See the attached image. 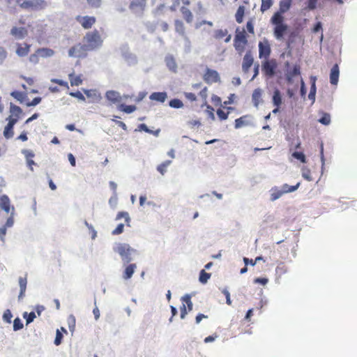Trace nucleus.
I'll return each instance as SVG.
<instances>
[{"label": "nucleus", "mask_w": 357, "mask_h": 357, "mask_svg": "<svg viewBox=\"0 0 357 357\" xmlns=\"http://www.w3.org/2000/svg\"><path fill=\"white\" fill-rule=\"evenodd\" d=\"M6 2L9 5L18 6L24 10H41L47 6L45 0H6Z\"/></svg>", "instance_id": "1"}, {"label": "nucleus", "mask_w": 357, "mask_h": 357, "mask_svg": "<svg viewBox=\"0 0 357 357\" xmlns=\"http://www.w3.org/2000/svg\"><path fill=\"white\" fill-rule=\"evenodd\" d=\"M271 23L275 26L273 34L276 39L281 40L288 29V26L284 23V17L280 13H275L271 19Z\"/></svg>", "instance_id": "2"}, {"label": "nucleus", "mask_w": 357, "mask_h": 357, "mask_svg": "<svg viewBox=\"0 0 357 357\" xmlns=\"http://www.w3.org/2000/svg\"><path fill=\"white\" fill-rule=\"evenodd\" d=\"M84 42L89 51L95 50L102 45L101 36L96 29L87 32L84 37Z\"/></svg>", "instance_id": "3"}, {"label": "nucleus", "mask_w": 357, "mask_h": 357, "mask_svg": "<svg viewBox=\"0 0 357 357\" xmlns=\"http://www.w3.org/2000/svg\"><path fill=\"white\" fill-rule=\"evenodd\" d=\"M248 45L247 35L245 30L239 31L236 30V33L234 40V46L236 51L239 54H242L245 47Z\"/></svg>", "instance_id": "4"}, {"label": "nucleus", "mask_w": 357, "mask_h": 357, "mask_svg": "<svg viewBox=\"0 0 357 357\" xmlns=\"http://www.w3.org/2000/svg\"><path fill=\"white\" fill-rule=\"evenodd\" d=\"M277 66V62L275 59H266L262 62L261 70L265 76L271 77L275 75Z\"/></svg>", "instance_id": "5"}, {"label": "nucleus", "mask_w": 357, "mask_h": 357, "mask_svg": "<svg viewBox=\"0 0 357 357\" xmlns=\"http://www.w3.org/2000/svg\"><path fill=\"white\" fill-rule=\"evenodd\" d=\"M88 51L85 44L79 43L69 49L68 55L71 57H85Z\"/></svg>", "instance_id": "6"}, {"label": "nucleus", "mask_w": 357, "mask_h": 357, "mask_svg": "<svg viewBox=\"0 0 357 357\" xmlns=\"http://www.w3.org/2000/svg\"><path fill=\"white\" fill-rule=\"evenodd\" d=\"M204 81L208 84L219 82L220 77L219 73L213 69L206 68L204 74L203 75Z\"/></svg>", "instance_id": "7"}, {"label": "nucleus", "mask_w": 357, "mask_h": 357, "mask_svg": "<svg viewBox=\"0 0 357 357\" xmlns=\"http://www.w3.org/2000/svg\"><path fill=\"white\" fill-rule=\"evenodd\" d=\"M129 9L134 13L142 14L146 7L147 0H129Z\"/></svg>", "instance_id": "8"}, {"label": "nucleus", "mask_w": 357, "mask_h": 357, "mask_svg": "<svg viewBox=\"0 0 357 357\" xmlns=\"http://www.w3.org/2000/svg\"><path fill=\"white\" fill-rule=\"evenodd\" d=\"M271 53L270 43L267 39L259 43V59H268Z\"/></svg>", "instance_id": "9"}, {"label": "nucleus", "mask_w": 357, "mask_h": 357, "mask_svg": "<svg viewBox=\"0 0 357 357\" xmlns=\"http://www.w3.org/2000/svg\"><path fill=\"white\" fill-rule=\"evenodd\" d=\"M75 20L84 29H91L96 22V18L93 16L77 15Z\"/></svg>", "instance_id": "10"}, {"label": "nucleus", "mask_w": 357, "mask_h": 357, "mask_svg": "<svg viewBox=\"0 0 357 357\" xmlns=\"http://www.w3.org/2000/svg\"><path fill=\"white\" fill-rule=\"evenodd\" d=\"M116 250L121 255L123 259L126 260L127 262L130 261V255L133 250L129 245L119 244Z\"/></svg>", "instance_id": "11"}, {"label": "nucleus", "mask_w": 357, "mask_h": 357, "mask_svg": "<svg viewBox=\"0 0 357 357\" xmlns=\"http://www.w3.org/2000/svg\"><path fill=\"white\" fill-rule=\"evenodd\" d=\"M28 29L24 26H14L10 29V35L17 40H22L28 36Z\"/></svg>", "instance_id": "12"}, {"label": "nucleus", "mask_w": 357, "mask_h": 357, "mask_svg": "<svg viewBox=\"0 0 357 357\" xmlns=\"http://www.w3.org/2000/svg\"><path fill=\"white\" fill-rule=\"evenodd\" d=\"M0 208L3 210L6 213H13L14 211V207L10 206L9 197L6 195L0 196Z\"/></svg>", "instance_id": "13"}, {"label": "nucleus", "mask_w": 357, "mask_h": 357, "mask_svg": "<svg viewBox=\"0 0 357 357\" xmlns=\"http://www.w3.org/2000/svg\"><path fill=\"white\" fill-rule=\"evenodd\" d=\"M31 45L26 43H17L15 52L20 57H24L29 54L30 52Z\"/></svg>", "instance_id": "14"}, {"label": "nucleus", "mask_w": 357, "mask_h": 357, "mask_svg": "<svg viewBox=\"0 0 357 357\" xmlns=\"http://www.w3.org/2000/svg\"><path fill=\"white\" fill-rule=\"evenodd\" d=\"M16 123L17 119H13L12 116L8 117V123L3 130V135L6 138L9 139L13 136V127Z\"/></svg>", "instance_id": "15"}, {"label": "nucleus", "mask_w": 357, "mask_h": 357, "mask_svg": "<svg viewBox=\"0 0 357 357\" xmlns=\"http://www.w3.org/2000/svg\"><path fill=\"white\" fill-rule=\"evenodd\" d=\"M254 62V59L252 57V55L250 52H248L243 60L242 63V69L244 73H248L250 68V67L252 66Z\"/></svg>", "instance_id": "16"}, {"label": "nucleus", "mask_w": 357, "mask_h": 357, "mask_svg": "<svg viewBox=\"0 0 357 357\" xmlns=\"http://www.w3.org/2000/svg\"><path fill=\"white\" fill-rule=\"evenodd\" d=\"M340 69L337 63L331 68L330 73V82L333 85H337L339 80Z\"/></svg>", "instance_id": "17"}, {"label": "nucleus", "mask_w": 357, "mask_h": 357, "mask_svg": "<svg viewBox=\"0 0 357 357\" xmlns=\"http://www.w3.org/2000/svg\"><path fill=\"white\" fill-rule=\"evenodd\" d=\"M106 98L113 104L119 103L121 101L120 93L115 91H108L105 94Z\"/></svg>", "instance_id": "18"}, {"label": "nucleus", "mask_w": 357, "mask_h": 357, "mask_svg": "<svg viewBox=\"0 0 357 357\" xmlns=\"http://www.w3.org/2000/svg\"><path fill=\"white\" fill-rule=\"evenodd\" d=\"M250 118V115H244L238 119H236L234 122V128L236 129L241 128L242 127L248 126L250 124L248 119Z\"/></svg>", "instance_id": "19"}, {"label": "nucleus", "mask_w": 357, "mask_h": 357, "mask_svg": "<svg viewBox=\"0 0 357 357\" xmlns=\"http://www.w3.org/2000/svg\"><path fill=\"white\" fill-rule=\"evenodd\" d=\"M262 90L257 88L254 90L252 95V100L255 107H258L259 104L262 102Z\"/></svg>", "instance_id": "20"}, {"label": "nucleus", "mask_w": 357, "mask_h": 357, "mask_svg": "<svg viewBox=\"0 0 357 357\" xmlns=\"http://www.w3.org/2000/svg\"><path fill=\"white\" fill-rule=\"evenodd\" d=\"M167 98V94L166 92H154L149 96L150 100L162 103L166 100Z\"/></svg>", "instance_id": "21"}, {"label": "nucleus", "mask_w": 357, "mask_h": 357, "mask_svg": "<svg viewBox=\"0 0 357 357\" xmlns=\"http://www.w3.org/2000/svg\"><path fill=\"white\" fill-rule=\"evenodd\" d=\"M301 75V67L299 65H295L292 70H289L287 73V79L288 82H291L292 79Z\"/></svg>", "instance_id": "22"}, {"label": "nucleus", "mask_w": 357, "mask_h": 357, "mask_svg": "<svg viewBox=\"0 0 357 357\" xmlns=\"http://www.w3.org/2000/svg\"><path fill=\"white\" fill-rule=\"evenodd\" d=\"M214 37L216 39H222L226 37L225 39V43H228L231 40V35H228V31L227 29H218L214 33Z\"/></svg>", "instance_id": "23"}, {"label": "nucleus", "mask_w": 357, "mask_h": 357, "mask_svg": "<svg viewBox=\"0 0 357 357\" xmlns=\"http://www.w3.org/2000/svg\"><path fill=\"white\" fill-rule=\"evenodd\" d=\"M274 106L280 107L282 102V95L278 89H275L272 98Z\"/></svg>", "instance_id": "24"}, {"label": "nucleus", "mask_w": 357, "mask_h": 357, "mask_svg": "<svg viewBox=\"0 0 357 357\" xmlns=\"http://www.w3.org/2000/svg\"><path fill=\"white\" fill-rule=\"evenodd\" d=\"M181 13L187 23H191L193 20V15L192 12L187 8L182 6L181 8Z\"/></svg>", "instance_id": "25"}, {"label": "nucleus", "mask_w": 357, "mask_h": 357, "mask_svg": "<svg viewBox=\"0 0 357 357\" xmlns=\"http://www.w3.org/2000/svg\"><path fill=\"white\" fill-rule=\"evenodd\" d=\"M37 53L43 58L51 57L54 54V51L50 48L43 47L37 50Z\"/></svg>", "instance_id": "26"}, {"label": "nucleus", "mask_w": 357, "mask_h": 357, "mask_svg": "<svg viewBox=\"0 0 357 357\" xmlns=\"http://www.w3.org/2000/svg\"><path fill=\"white\" fill-rule=\"evenodd\" d=\"M70 85L73 86H79L82 84V79L81 75H75L74 73H70L68 75Z\"/></svg>", "instance_id": "27"}, {"label": "nucleus", "mask_w": 357, "mask_h": 357, "mask_svg": "<svg viewBox=\"0 0 357 357\" xmlns=\"http://www.w3.org/2000/svg\"><path fill=\"white\" fill-rule=\"evenodd\" d=\"M292 0H282L280 2V10L277 13H286L291 7Z\"/></svg>", "instance_id": "28"}, {"label": "nucleus", "mask_w": 357, "mask_h": 357, "mask_svg": "<svg viewBox=\"0 0 357 357\" xmlns=\"http://www.w3.org/2000/svg\"><path fill=\"white\" fill-rule=\"evenodd\" d=\"M26 284H27V280H26V277H24V278L20 277L19 278V284H20V294L18 296L19 299H21L24 296V294H25L26 289Z\"/></svg>", "instance_id": "29"}, {"label": "nucleus", "mask_w": 357, "mask_h": 357, "mask_svg": "<svg viewBox=\"0 0 357 357\" xmlns=\"http://www.w3.org/2000/svg\"><path fill=\"white\" fill-rule=\"evenodd\" d=\"M10 112L11 113V115L10 116H12L13 119H17V121L20 114L22 112V110L19 106H17L11 103Z\"/></svg>", "instance_id": "30"}, {"label": "nucleus", "mask_w": 357, "mask_h": 357, "mask_svg": "<svg viewBox=\"0 0 357 357\" xmlns=\"http://www.w3.org/2000/svg\"><path fill=\"white\" fill-rule=\"evenodd\" d=\"M135 268L136 265L135 264L128 265L123 272V278L125 280L130 279L132 277V274L134 273Z\"/></svg>", "instance_id": "31"}, {"label": "nucleus", "mask_w": 357, "mask_h": 357, "mask_svg": "<svg viewBox=\"0 0 357 357\" xmlns=\"http://www.w3.org/2000/svg\"><path fill=\"white\" fill-rule=\"evenodd\" d=\"M245 15V7L243 6H240L235 15L236 20L238 23L241 24L243 22V17Z\"/></svg>", "instance_id": "32"}, {"label": "nucleus", "mask_w": 357, "mask_h": 357, "mask_svg": "<svg viewBox=\"0 0 357 357\" xmlns=\"http://www.w3.org/2000/svg\"><path fill=\"white\" fill-rule=\"evenodd\" d=\"M283 192L278 188H273L271 190V200L275 201L283 195Z\"/></svg>", "instance_id": "33"}, {"label": "nucleus", "mask_w": 357, "mask_h": 357, "mask_svg": "<svg viewBox=\"0 0 357 357\" xmlns=\"http://www.w3.org/2000/svg\"><path fill=\"white\" fill-rule=\"evenodd\" d=\"M118 109L120 111H122L125 113L130 114V113L135 112L136 110L137 107L135 105H126L125 104H121L118 107Z\"/></svg>", "instance_id": "34"}, {"label": "nucleus", "mask_w": 357, "mask_h": 357, "mask_svg": "<svg viewBox=\"0 0 357 357\" xmlns=\"http://www.w3.org/2000/svg\"><path fill=\"white\" fill-rule=\"evenodd\" d=\"M299 185H300V183H298L295 185H289L288 184H284L282 187L281 190H282V192H283V194L291 192L296 190L298 188Z\"/></svg>", "instance_id": "35"}, {"label": "nucleus", "mask_w": 357, "mask_h": 357, "mask_svg": "<svg viewBox=\"0 0 357 357\" xmlns=\"http://www.w3.org/2000/svg\"><path fill=\"white\" fill-rule=\"evenodd\" d=\"M287 272V267L283 262H280L278 264L275 268V273L278 275L282 276Z\"/></svg>", "instance_id": "36"}, {"label": "nucleus", "mask_w": 357, "mask_h": 357, "mask_svg": "<svg viewBox=\"0 0 357 357\" xmlns=\"http://www.w3.org/2000/svg\"><path fill=\"white\" fill-rule=\"evenodd\" d=\"M165 61H166V64H167V67L170 70H172L173 71L176 70L177 66H176V61L173 56H167L165 59Z\"/></svg>", "instance_id": "37"}, {"label": "nucleus", "mask_w": 357, "mask_h": 357, "mask_svg": "<svg viewBox=\"0 0 357 357\" xmlns=\"http://www.w3.org/2000/svg\"><path fill=\"white\" fill-rule=\"evenodd\" d=\"M315 82H316V78L312 77V84H311V87H310V91L308 95V98H309V99L312 100V101H314V100H315V95H316V90H317Z\"/></svg>", "instance_id": "38"}, {"label": "nucleus", "mask_w": 357, "mask_h": 357, "mask_svg": "<svg viewBox=\"0 0 357 357\" xmlns=\"http://www.w3.org/2000/svg\"><path fill=\"white\" fill-rule=\"evenodd\" d=\"M172 163V160H165L157 167V170L164 175L167 172V168Z\"/></svg>", "instance_id": "39"}, {"label": "nucleus", "mask_w": 357, "mask_h": 357, "mask_svg": "<svg viewBox=\"0 0 357 357\" xmlns=\"http://www.w3.org/2000/svg\"><path fill=\"white\" fill-rule=\"evenodd\" d=\"M174 25H175V30L176 32H178V33H180L181 35L185 34V26H184V24L182 21H181L179 20H175Z\"/></svg>", "instance_id": "40"}, {"label": "nucleus", "mask_w": 357, "mask_h": 357, "mask_svg": "<svg viewBox=\"0 0 357 357\" xmlns=\"http://www.w3.org/2000/svg\"><path fill=\"white\" fill-rule=\"evenodd\" d=\"M302 176L307 181H311L313 180V178L311 174L310 169L307 167H303L301 169Z\"/></svg>", "instance_id": "41"}, {"label": "nucleus", "mask_w": 357, "mask_h": 357, "mask_svg": "<svg viewBox=\"0 0 357 357\" xmlns=\"http://www.w3.org/2000/svg\"><path fill=\"white\" fill-rule=\"evenodd\" d=\"M273 0H261L260 10L264 13L273 6Z\"/></svg>", "instance_id": "42"}, {"label": "nucleus", "mask_w": 357, "mask_h": 357, "mask_svg": "<svg viewBox=\"0 0 357 357\" xmlns=\"http://www.w3.org/2000/svg\"><path fill=\"white\" fill-rule=\"evenodd\" d=\"M210 278L211 273H206L204 270L200 271L199 280L201 283H206Z\"/></svg>", "instance_id": "43"}, {"label": "nucleus", "mask_w": 357, "mask_h": 357, "mask_svg": "<svg viewBox=\"0 0 357 357\" xmlns=\"http://www.w3.org/2000/svg\"><path fill=\"white\" fill-rule=\"evenodd\" d=\"M169 106L173 108H181L183 106V102L177 98L172 99L169 101Z\"/></svg>", "instance_id": "44"}, {"label": "nucleus", "mask_w": 357, "mask_h": 357, "mask_svg": "<svg viewBox=\"0 0 357 357\" xmlns=\"http://www.w3.org/2000/svg\"><path fill=\"white\" fill-rule=\"evenodd\" d=\"M11 96H13L16 100H19L20 102H22L24 98L25 94L23 92L18 91H14L11 92L10 93Z\"/></svg>", "instance_id": "45"}, {"label": "nucleus", "mask_w": 357, "mask_h": 357, "mask_svg": "<svg viewBox=\"0 0 357 357\" xmlns=\"http://www.w3.org/2000/svg\"><path fill=\"white\" fill-rule=\"evenodd\" d=\"M216 113H217V115H218L219 119L220 121H224V120L227 119L229 112V111L225 112L222 109H218Z\"/></svg>", "instance_id": "46"}, {"label": "nucleus", "mask_w": 357, "mask_h": 357, "mask_svg": "<svg viewBox=\"0 0 357 357\" xmlns=\"http://www.w3.org/2000/svg\"><path fill=\"white\" fill-rule=\"evenodd\" d=\"M319 122L323 125H328L331 123V116L329 114L324 113L323 116L319 119Z\"/></svg>", "instance_id": "47"}, {"label": "nucleus", "mask_w": 357, "mask_h": 357, "mask_svg": "<svg viewBox=\"0 0 357 357\" xmlns=\"http://www.w3.org/2000/svg\"><path fill=\"white\" fill-rule=\"evenodd\" d=\"M39 57H40V55H39V54L37 53V51H36L35 53H33L29 56V61L31 63L37 64L39 62Z\"/></svg>", "instance_id": "48"}, {"label": "nucleus", "mask_w": 357, "mask_h": 357, "mask_svg": "<svg viewBox=\"0 0 357 357\" xmlns=\"http://www.w3.org/2000/svg\"><path fill=\"white\" fill-rule=\"evenodd\" d=\"M295 158L299 160L301 162L305 163L306 162V158H305V155H304L303 153L302 152H298V151H296L293 153L292 155Z\"/></svg>", "instance_id": "49"}, {"label": "nucleus", "mask_w": 357, "mask_h": 357, "mask_svg": "<svg viewBox=\"0 0 357 357\" xmlns=\"http://www.w3.org/2000/svg\"><path fill=\"white\" fill-rule=\"evenodd\" d=\"M23 328V324L22 323L20 319L16 318L13 321V329L14 331H18Z\"/></svg>", "instance_id": "50"}, {"label": "nucleus", "mask_w": 357, "mask_h": 357, "mask_svg": "<svg viewBox=\"0 0 357 357\" xmlns=\"http://www.w3.org/2000/svg\"><path fill=\"white\" fill-rule=\"evenodd\" d=\"M88 4L92 8H99L101 6L102 0H86Z\"/></svg>", "instance_id": "51"}, {"label": "nucleus", "mask_w": 357, "mask_h": 357, "mask_svg": "<svg viewBox=\"0 0 357 357\" xmlns=\"http://www.w3.org/2000/svg\"><path fill=\"white\" fill-rule=\"evenodd\" d=\"M13 317L12 313L10 310H6L3 314V320L7 323L11 322V319Z\"/></svg>", "instance_id": "52"}, {"label": "nucleus", "mask_w": 357, "mask_h": 357, "mask_svg": "<svg viewBox=\"0 0 357 357\" xmlns=\"http://www.w3.org/2000/svg\"><path fill=\"white\" fill-rule=\"evenodd\" d=\"M121 218H124L126 222H129L130 217L128 213L125 211L119 212L116 215V220H120Z\"/></svg>", "instance_id": "53"}, {"label": "nucleus", "mask_w": 357, "mask_h": 357, "mask_svg": "<svg viewBox=\"0 0 357 357\" xmlns=\"http://www.w3.org/2000/svg\"><path fill=\"white\" fill-rule=\"evenodd\" d=\"M183 301L186 303L188 310L191 311L192 310V303L191 301L190 296L189 295H185L183 297Z\"/></svg>", "instance_id": "54"}, {"label": "nucleus", "mask_w": 357, "mask_h": 357, "mask_svg": "<svg viewBox=\"0 0 357 357\" xmlns=\"http://www.w3.org/2000/svg\"><path fill=\"white\" fill-rule=\"evenodd\" d=\"M51 82L52 83H55V84H57L60 86H64L66 87V89H69V86H68V84L67 82L66 81H63L62 79H51Z\"/></svg>", "instance_id": "55"}, {"label": "nucleus", "mask_w": 357, "mask_h": 357, "mask_svg": "<svg viewBox=\"0 0 357 357\" xmlns=\"http://www.w3.org/2000/svg\"><path fill=\"white\" fill-rule=\"evenodd\" d=\"M24 317L26 318V324H29L36 318V314L33 312H30L29 314L25 313Z\"/></svg>", "instance_id": "56"}, {"label": "nucleus", "mask_w": 357, "mask_h": 357, "mask_svg": "<svg viewBox=\"0 0 357 357\" xmlns=\"http://www.w3.org/2000/svg\"><path fill=\"white\" fill-rule=\"evenodd\" d=\"M22 152L24 154V155L25 156L26 160L32 159L35 156V154L31 150L24 149V150H22Z\"/></svg>", "instance_id": "57"}, {"label": "nucleus", "mask_w": 357, "mask_h": 357, "mask_svg": "<svg viewBox=\"0 0 357 357\" xmlns=\"http://www.w3.org/2000/svg\"><path fill=\"white\" fill-rule=\"evenodd\" d=\"M62 338H63L62 333L59 330H57L56 333V337L54 340V344L56 346H59L61 343Z\"/></svg>", "instance_id": "58"}, {"label": "nucleus", "mask_w": 357, "mask_h": 357, "mask_svg": "<svg viewBox=\"0 0 357 357\" xmlns=\"http://www.w3.org/2000/svg\"><path fill=\"white\" fill-rule=\"evenodd\" d=\"M7 52L5 48L0 47V64H1L7 57Z\"/></svg>", "instance_id": "59"}, {"label": "nucleus", "mask_w": 357, "mask_h": 357, "mask_svg": "<svg viewBox=\"0 0 357 357\" xmlns=\"http://www.w3.org/2000/svg\"><path fill=\"white\" fill-rule=\"evenodd\" d=\"M123 229H124V225L121 223V224L118 225V226L116 227V229L114 230H113L112 234L113 235H119L123 231Z\"/></svg>", "instance_id": "60"}, {"label": "nucleus", "mask_w": 357, "mask_h": 357, "mask_svg": "<svg viewBox=\"0 0 357 357\" xmlns=\"http://www.w3.org/2000/svg\"><path fill=\"white\" fill-rule=\"evenodd\" d=\"M42 98L40 97L34 98L31 102L26 103L28 107L36 106L41 102Z\"/></svg>", "instance_id": "61"}, {"label": "nucleus", "mask_w": 357, "mask_h": 357, "mask_svg": "<svg viewBox=\"0 0 357 357\" xmlns=\"http://www.w3.org/2000/svg\"><path fill=\"white\" fill-rule=\"evenodd\" d=\"M69 95L72 97H75V98H78L79 100H85V98L84 96V95L79 92V91H77V92H70L69 93Z\"/></svg>", "instance_id": "62"}, {"label": "nucleus", "mask_w": 357, "mask_h": 357, "mask_svg": "<svg viewBox=\"0 0 357 357\" xmlns=\"http://www.w3.org/2000/svg\"><path fill=\"white\" fill-rule=\"evenodd\" d=\"M185 97L190 101H195L197 100V97L195 93L191 92H185L184 93Z\"/></svg>", "instance_id": "63"}, {"label": "nucleus", "mask_w": 357, "mask_h": 357, "mask_svg": "<svg viewBox=\"0 0 357 357\" xmlns=\"http://www.w3.org/2000/svg\"><path fill=\"white\" fill-rule=\"evenodd\" d=\"M138 128H139V130H140V131H144V132H146L147 133H152V130H150L147 127V126L146 124H144V123L139 124V126H138Z\"/></svg>", "instance_id": "64"}]
</instances>
